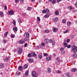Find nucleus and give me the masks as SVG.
<instances>
[{
    "label": "nucleus",
    "mask_w": 77,
    "mask_h": 77,
    "mask_svg": "<svg viewBox=\"0 0 77 77\" xmlns=\"http://www.w3.org/2000/svg\"><path fill=\"white\" fill-rule=\"evenodd\" d=\"M72 51H73V52L74 53L72 55V56L73 57L75 58V57H77V54H76V53H77V47L75 46V45H73L72 46Z\"/></svg>",
    "instance_id": "f257e3e1"
},
{
    "label": "nucleus",
    "mask_w": 77,
    "mask_h": 77,
    "mask_svg": "<svg viewBox=\"0 0 77 77\" xmlns=\"http://www.w3.org/2000/svg\"><path fill=\"white\" fill-rule=\"evenodd\" d=\"M32 75L33 77H38V73L35 71H33L32 72Z\"/></svg>",
    "instance_id": "f03ea898"
},
{
    "label": "nucleus",
    "mask_w": 77,
    "mask_h": 77,
    "mask_svg": "<svg viewBox=\"0 0 77 77\" xmlns=\"http://www.w3.org/2000/svg\"><path fill=\"white\" fill-rule=\"evenodd\" d=\"M14 12L13 10H10L7 13L8 15H14Z\"/></svg>",
    "instance_id": "7ed1b4c3"
},
{
    "label": "nucleus",
    "mask_w": 77,
    "mask_h": 77,
    "mask_svg": "<svg viewBox=\"0 0 77 77\" xmlns=\"http://www.w3.org/2000/svg\"><path fill=\"white\" fill-rule=\"evenodd\" d=\"M18 51H17V53L19 54H21L22 53V51H23V49L22 48H20L18 49Z\"/></svg>",
    "instance_id": "20e7f679"
},
{
    "label": "nucleus",
    "mask_w": 77,
    "mask_h": 77,
    "mask_svg": "<svg viewBox=\"0 0 77 77\" xmlns=\"http://www.w3.org/2000/svg\"><path fill=\"white\" fill-rule=\"evenodd\" d=\"M46 60L47 61H50L51 60V57L49 56H47L46 58Z\"/></svg>",
    "instance_id": "39448f33"
},
{
    "label": "nucleus",
    "mask_w": 77,
    "mask_h": 77,
    "mask_svg": "<svg viewBox=\"0 0 77 77\" xmlns=\"http://www.w3.org/2000/svg\"><path fill=\"white\" fill-rule=\"evenodd\" d=\"M43 13L45 14V13H48L49 12V9H45L42 11Z\"/></svg>",
    "instance_id": "423d86ee"
},
{
    "label": "nucleus",
    "mask_w": 77,
    "mask_h": 77,
    "mask_svg": "<svg viewBox=\"0 0 77 77\" xmlns=\"http://www.w3.org/2000/svg\"><path fill=\"white\" fill-rule=\"evenodd\" d=\"M60 50L61 51L62 54H64L65 53V51L64 48H61L60 49Z\"/></svg>",
    "instance_id": "0eeeda50"
},
{
    "label": "nucleus",
    "mask_w": 77,
    "mask_h": 77,
    "mask_svg": "<svg viewBox=\"0 0 77 77\" xmlns=\"http://www.w3.org/2000/svg\"><path fill=\"white\" fill-rule=\"evenodd\" d=\"M46 71L48 72V73H50L51 72V69L48 67Z\"/></svg>",
    "instance_id": "6e6552de"
},
{
    "label": "nucleus",
    "mask_w": 77,
    "mask_h": 77,
    "mask_svg": "<svg viewBox=\"0 0 77 77\" xmlns=\"http://www.w3.org/2000/svg\"><path fill=\"white\" fill-rule=\"evenodd\" d=\"M13 31L14 32H17V30H18V28H17V27H14L13 29Z\"/></svg>",
    "instance_id": "1a4fd4ad"
},
{
    "label": "nucleus",
    "mask_w": 77,
    "mask_h": 77,
    "mask_svg": "<svg viewBox=\"0 0 77 77\" xmlns=\"http://www.w3.org/2000/svg\"><path fill=\"white\" fill-rule=\"evenodd\" d=\"M25 36H26V37L27 38H29L30 35H29V33L27 32L26 34V35H25Z\"/></svg>",
    "instance_id": "9d476101"
},
{
    "label": "nucleus",
    "mask_w": 77,
    "mask_h": 77,
    "mask_svg": "<svg viewBox=\"0 0 77 77\" xmlns=\"http://www.w3.org/2000/svg\"><path fill=\"white\" fill-rule=\"evenodd\" d=\"M49 15L50 14L49 13H48L44 16V17L45 18H48V17H49Z\"/></svg>",
    "instance_id": "9b49d317"
},
{
    "label": "nucleus",
    "mask_w": 77,
    "mask_h": 77,
    "mask_svg": "<svg viewBox=\"0 0 77 77\" xmlns=\"http://www.w3.org/2000/svg\"><path fill=\"white\" fill-rule=\"evenodd\" d=\"M38 57L39 58V59H41L42 58V55L40 53L39 54H38Z\"/></svg>",
    "instance_id": "f8f14e48"
},
{
    "label": "nucleus",
    "mask_w": 77,
    "mask_h": 77,
    "mask_svg": "<svg viewBox=\"0 0 77 77\" xmlns=\"http://www.w3.org/2000/svg\"><path fill=\"white\" fill-rule=\"evenodd\" d=\"M58 20V18L57 17L56 18H54L53 20V22L54 23H56V21H57Z\"/></svg>",
    "instance_id": "ddd939ff"
},
{
    "label": "nucleus",
    "mask_w": 77,
    "mask_h": 77,
    "mask_svg": "<svg viewBox=\"0 0 77 77\" xmlns=\"http://www.w3.org/2000/svg\"><path fill=\"white\" fill-rule=\"evenodd\" d=\"M19 44H24V43H25V42H24V41L23 40H21L19 41Z\"/></svg>",
    "instance_id": "4468645a"
},
{
    "label": "nucleus",
    "mask_w": 77,
    "mask_h": 77,
    "mask_svg": "<svg viewBox=\"0 0 77 77\" xmlns=\"http://www.w3.org/2000/svg\"><path fill=\"white\" fill-rule=\"evenodd\" d=\"M63 43L64 47H65V48L66 47H67V46L68 45L67 43L64 42H63Z\"/></svg>",
    "instance_id": "2eb2a0df"
},
{
    "label": "nucleus",
    "mask_w": 77,
    "mask_h": 77,
    "mask_svg": "<svg viewBox=\"0 0 77 77\" xmlns=\"http://www.w3.org/2000/svg\"><path fill=\"white\" fill-rule=\"evenodd\" d=\"M77 71V69L73 68L71 70L72 72H75Z\"/></svg>",
    "instance_id": "dca6fc26"
},
{
    "label": "nucleus",
    "mask_w": 77,
    "mask_h": 77,
    "mask_svg": "<svg viewBox=\"0 0 77 77\" xmlns=\"http://www.w3.org/2000/svg\"><path fill=\"white\" fill-rule=\"evenodd\" d=\"M44 42L45 43H48L49 42V39H46L44 40Z\"/></svg>",
    "instance_id": "f3484780"
},
{
    "label": "nucleus",
    "mask_w": 77,
    "mask_h": 77,
    "mask_svg": "<svg viewBox=\"0 0 77 77\" xmlns=\"http://www.w3.org/2000/svg\"><path fill=\"white\" fill-rule=\"evenodd\" d=\"M27 67H28V65L27 64H26L24 65L23 68L24 69H26V68H27Z\"/></svg>",
    "instance_id": "a211bd4d"
},
{
    "label": "nucleus",
    "mask_w": 77,
    "mask_h": 77,
    "mask_svg": "<svg viewBox=\"0 0 77 77\" xmlns=\"http://www.w3.org/2000/svg\"><path fill=\"white\" fill-rule=\"evenodd\" d=\"M0 17H3V13L2 12H0Z\"/></svg>",
    "instance_id": "6ab92c4d"
},
{
    "label": "nucleus",
    "mask_w": 77,
    "mask_h": 77,
    "mask_svg": "<svg viewBox=\"0 0 77 77\" xmlns=\"http://www.w3.org/2000/svg\"><path fill=\"white\" fill-rule=\"evenodd\" d=\"M28 61H29V62H33V59H31L30 58H29L28 60Z\"/></svg>",
    "instance_id": "aec40b11"
},
{
    "label": "nucleus",
    "mask_w": 77,
    "mask_h": 77,
    "mask_svg": "<svg viewBox=\"0 0 77 77\" xmlns=\"http://www.w3.org/2000/svg\"><path fill=\"white\" fill-rule=\"evenodd\" d=\"M4 61L5 62H8V58H5L4 59Z\"/></svg>",
    "instance_id": "412c9836"
},
{
    "label": "nucleus",
    "mask_w": 77,
    "mask_h": 77,
    "mask_svg": "<svg viewBox=\"0 0 77 77\" xmlns=\"http://www.w3.org/2000/svg\"><path fill=\"white\" fill-rule=\"evenodd\" d=\"M23 69V67L22 66H20L19 67L18 69L19 71H22V69Z\"/></svg>",
    "instance_id": "4be33fe9"
},
{
    "label": "nucleus",
    "mask_w": 77,
    "mask_h": 77,
    "mask_svg": "<svg viewBox=\"0 0 77 77\" xmlns=\"http://www.w3.org/2000/svg\"><path fill=\"white\" fill-rule=\"evenodd\" d=\"M25 74L26 76H27V75H28V74H29V71H27L25 72Z\"/></svg>",
    "instance_id": "5701e85b"
},
{
    "label": "nucleus",
    "mask_w": 77,
    "mask_h": 77,
    "mask_svg": "<svg viewBox=\"0 0 77 77\" xmlns=\"http://www.w3.org/2000/svg\"><path fill=\"white\" fill-rule=\"evenodd\" d=\"M71 22H68L67 23V25L68 26H71Z\"/></svg>",
    "instance_id": "b1692460"
},
{
    "label": "nucleus",
    "mask_w": 77,
    "mask_h": 77,
    "mask_svg": "<svg viewBox=\"0 0 77 77\" xmlns=\"http://www.w3.org/2000/svg\"><path fill=\"white\" fill-rule=\"evenodd\" d=\"M4 67V65L3 64H0V68H3Z\"/></svg>",
    "instance_id": "393cba45"
},
{
    "label": "nucleus",
    "mask_w": 77,
    "mask_h": 77,
    "mask_svg": "<svg viewBox=\"0 0 77 77\" xmlns=\"http://www.w3.org/2000/svg\"><path fill=\"white\" fill-rule=\"evenodd\" d=\"M45 33H49L50 32V30L48 29H46L45 31Z\"/></svg>",
    "instance_id": "a878e982"
},
{
    "label": "nucleus",
    "mask_w": 77,
    "mask_h": 77,
    "mask_svg": "<svg viewBox=\"0 0 77 77\" xmlns=\"http://www.w3.org/2000/svg\"><path fill=\"white\" fill-rule=\"evenodd\" d=\"M68 9H69V10H70V11H72V7H68Z\"/></svg>",
    "instance_id": "bb28decb"
},
{
    "label": "nucleus",
    "mask_w": 77,
    "mask_h": 77,
    "mask_svg": "<svg viewBox=\"0 0 77 77\" xmlns=\"http://www.w3.org/2000/svg\"><path fill=\"white\" fill-rule=\"evenodd\" d=\"M32 54H33V55H32V56H33V57H35V56H36V54H35V52H34L32 53Z\"/></svg>",
    "instance_id": "cd10ccee"
},
{
    "label": "nucleus",
    "mask_w": 77,
    "mask_h": 77,
    "mask_svg": "<svg viewBox=\"0 0 77 77\" xmlns=\"http://www.w3.org/2000/svg\"><path fill=\"white\" fill-rule=\"evenodd\" d=\"M56 2V0H53L52 2H51L52 3H53V4H55Z\"/></svg>",
    "instance_id": "c85d7f7f"
},
{
    "label": "nucleus",
    "mask_w": 77,
    "mask_h": 77,
    "mask_svg": "<svg viewBox=\"0 0 77 77\" xmlns=\"http://www.w3.org/2000/svg\"><path fill=\"white\" fill-rule=\"evenodd\" d=\"M68 32H69V30L67 29L64 32H63V33H68Z\"/></svg>",
    "instance_id": "c756f323"
},
{
    "label": "nucleus",
    "mask_w": 77,
    "mask_h": 77,
    "mask_svg": "<svg viewBox=\"0 0 77 77\" xmlns=\"http://www.w3.org/2000/svg\"><path fill=\"white\" fill-rule=\"evenodd\" d=\"M59 12L57 11H56L55 12V15H58V14H59Z\"/></svg>",
    "instance_id": "7c9ffc66"
},
{
    "label": "nucleus",
    "mask_w": 77,
    "mask_h": 77,
    "mask_svg": "<svg viewBox=\"0 0 77 77\" xmlns=\"http://www.w3.org/2000/svg\"><path fill=\"white\" fill-rule=\"evenodd\" d=\"M57 28H53V31L54 32H56V31H57Z\"/></svg>",
    "instance_id": "2f4dec72"
},
{
    "label": "nucleus",
    "mask_w": 77,
    "mask_h": 77,
    "mask_svg": "<svg viewBox=\"0 0 77 77\" xmlns=\"http://www.w3.org/2000/svg\"><path fill=\"white\" fill-rule=\"evenodd\" d=\"M55 43H56L55 41H53L52 42V45H54L55 44Z\"/></svg>",
    "instance_id": "473e14b6"
},
{
    "label": "nucleus",
    "mask_w": 77,
    "mask_h": 77,
    "mask_svg": "<svg viewBox=\"0 0 77 77\" xmlns=\"http://www.w3.org/2000/svg\"><path fill=\"white\" fill-rule=\"evenodd\" d=\"M31 54H32L30 53L28 54V57H32V56L31 55Z\"/></svg>",
    "instance_id": "72a5a7b5"
},
{
    "label": "nucleus",
    "mask_w": 77,
    "mask_h": 77,
    "mask_svg": "<svg viewBox=\"0 0 77 77\" xmlns=\"http://www.w3.org/2000/svg\"><path fill=\"white\" fill-rule=\"evenodd\" d=\"M13 24H14V26H16V22H15V20H13Z\"/></svg>",
    "instance_id": "f704fd0d"
},
{
    "label": "nucleus",
    "mask_w": 77,
    "mask_h": 77,
    "mask_svg": "<svg viewBox=\"0 0 77 77\" xmlns=\"http://www.w3.org/2000/svg\"><path fill=\"white\" fill-rule=\"evenodd\" d=\"M8 32L7 31L5 33L4 35L5 36H7V35H8Z\"/></svg>",
    "instance_id": "c9c22d12"
},
{
    "label": "nucleus",
    "mask_w": 77,
    "mask_h": 77,
    "mask_svg": "<svg viewBox=\"0 0 77 77\" xmlns=\"http://www.w3.org/2000/svg\"><path fill=\"white\" fill-rule=\"evenodd\" d=\"M66 41H67V43H69V42H70V39H67Z\"/></svg>",
    "instance_id": "e433bc0d"
},
{
    "label": "nucleus",
    "mask_w": 77,
    "mask_h": 77,
    "mask_svg": "<svg viewBox=\"0 0 77 77\" xmlns=\"http://www.w3.org/2000/svg\"><path fill=\"white\" fill-rule=\"evenodd\" d=\"M37 20L38 21H41V20L40 19V18L39 17H37Z\"/></svg>",
    "instance_id": "4c0bfd02"
},
{
    "label": "nucleus",
    "mask_w": 77,
    "mask_h": 77,
    "mask_svg": "<svg viewBox=\"0 0 77 77\" xmlns=\"http://www.w3.org/2000/svg\"><path fill=\"white\" fill-rule=\"evenodd\" d=\"M56 73H60V72H61V71H59V70H56Z\"/></svg>",
    "instance_id": "58836bf2"
},
{
    "label": "nucleus",
    "mask_w": 77,
    "mask_h": 77,
    "mask_svg": "<svg viewBox=\"0 0 77 77\" xmlns=\"http://www.w3.org/2000/svg\"><path fill=\"white\" fill-rule=\"evenodd\" d=\"M66 76H67V77H69V74L68 73H66Z\"/></svg>",
    "instance_id": "ea45409f"
},
{
    "label": "nucleus",
    "mask_w": 77,
    "mask_h": 77,
    "mask_svg": "<svg viewBox=\"0 0 77 77\" xmlns=\"http://www.w3.org/2000/svg\"><path fill=\"white\" fill-rule=\"evenodd\" d=\"M11 37L14 38H15V35H11Z\"/></svg>",
    "instance_id": "a19ab883"
},
{
    "label": "nucleus",
    "mask_w": 77,
    "mask_h": 77,
    "mask_svg": "<svg viewBox=\"0 0 77 77\" xmlns=\"http://www.w3.org/2000/svg\"><path fill=\"white\" fill-rule=\"evenodd\" d=\"M32 9V8L31 7H29L27 9L28 11H29V10H31V9Z\"/></svg>",
    "instance_id": "79ce46f5"
},
{
    "label": "nucleus",
    "mask_w": 77,
    "mask_h": 77,
    "mask_svg": "<svg viewBox=\"0 0 77 77\" xmlns=\"http://www.w3.org/2000/svg\"><path fill=\"white\" fill-rule=\"evenodd\" d=\"M67 48H71V45H69L67 46Z\"/></svg>",
    "instance_id": "37998d69"
},
{
    "label": "nucleus",
    "mask_w": 77,
    "mask_h": 77,
    "mask_svg": "<svg viewBox=\"0 0 77 77\" xmlns=\"http://www.w3.org/2000/svg\"><path fill=\"white\" fill-rule=\"evenodd\" d=\"M4 9H5V10L6 11V10H7V6H5L4 7Z\"/></svg>",
    "instance_id": "c03bdc74"
},
{
    "label": "nucleus",
    "mask_w": 77,
    "mask_h": 77,
    "mask_svg": "<svg viewBox=\"0 0 77 77\" xmlns=\"http://www.w3.org/2000/svg\"><path fill=\"white\" fill-rule=\"evenodd\" d=\"M62 21L63 23H66V20L65 19H63Z\"/></svg>",
    "instance_id": "a18cd8bd"
},
{
    "label": "nucleus",
    "mask_w": 77,
    "mask_h": 77,
    "mask_svg": "<svg viewBox=\"0 0 77 77\" xmlns=\"http://www.w3.org/2000/svg\"><path fill=\"white\" fill-rule=\"evenodd\" d=\"M43 54L44 56H48L47 55V53H44Z\"/></svg>",
    "instance_id": "49530a36"
},
{
    "label": "nucleus",
    "mask_w": 77,
    "mask_h": 77,
    "mask_svg": "<svg viewBox=\"0 0 77 77\" xmlns=\"http://www.w3.org/2000/svg\"><path fill=\"white\" fill-rule=\"evenodd\" d=\"M3 41H4V44H5L6 42H7V40H6L4 39L3 40Z\"/></svg>",
    "instance_id": "de8ad7c7"
},
{
    "label": "nucleus",
    "mask_w": 77,
    "mask_h": 77,
    "mask_svg": "<svg viewBox=\"0 0 77 77\" xmlns=\"http://www.w3.org/2000/svg\"><path fill=\"white\" fill-rule=\"evenodd\" d=\"M57 61H59L60 60V59L59 57H57Z\"/></svg>",
    "instance_id": "09e8293b"
},
{
    "label": "nucleus",
    "mask_w": 77,
    "mask_h": 77,
    "mask_svg": "<svg viewBox=\"0 0 77 77\" xmlns=\"http://www.w3.org/2000/svg\"><path fill=\"white\" fill-rule=\"evenodd\" d=\"M27 43H25L24 45V47H27Z\"/></svg>",
    "instance_id": "8fccbe9b"
},
{
    "label": "nucleus",
    "mask_w": 77,
    "mask_h": 77,
    "mask_svg": "<svg viewBox=\"0 0 77 77\" xmlns=\"http://www.w3.org/2000/svg\"><path fill=\"white\" fill-rule=\"evenodd\" d=\"M19 2V0H15V3H18Z\"/></svg>",
    "instance_id": "3c124183"
},
{
    "label": "nucleus",
    "mask_w": 77,
    "mask_h": 77,
    "mask_svg": "<svg viewBox=\"0 0 77 77\" xmlns=\"http://www.w3.org/2000/svg\"><path fill=\"white\" fill-rule=\"evenodd\" d=\"M62 1L61 0H57V2L58 3H59L60 2H61Z\"/></svg>",
    "instance_id": "603ef678"
},
{
    "label": "nucleus",
    "mask_w": 77,
    "mask_h": 77,
    "mask_svg": "<svg viewBox=\"0 0 77 77\" xmlns=\"http://www.w3.org/2000/svg\"><path fill=\"white\" fill-rule=\"evenodd\" d=\"M49 42H50L51 43V42H52V40L51 39H50L49 40Z\"/></svg>",
    "instance_id": "864d4df0"
},
{
    "label": "nucleus",
    "mask_w": 77,
    "mask_h": 77,
    "mask_svg": "<svg viewBox=\"0 0 77 77\" xmlns=\"http://www.w3.org/2000/svg\"><path fill=\"white\" fill-rule=\"evenodd\" d=\"M42 46H44V45H45V43H42Z\"/></svg>",
    "instance_id": "5fc2aeb1"
},
{
    "label": "nucleus",
    "mask_w": 77,
    "mask_h": 77,
    "mask_svg": "<svg viewBox=\"0 0 77 77\" xmlns=\"http://www.w3.org/2000/svg\"><path fill=\"white\" fill-rule=\"evenodd\" d=\"M72 12H76V10H72Z\"/></svg>",
    "instance_id": "6e6d98bb"
},
{
    "label": "nucleus",
    "mask_w": 77,
    "mask_h": 77,
    "mask_svg": "<svg viewBox=\"0 0 77 77\" xmlns=\"http://www.w3.org/2000/svg\"><path fill=\"white\" fill-rule=\"evenodd\" d=\"M74 38V35H72L71 36V38H72V39H73Z\"/></svg>",
    "instance_id": "4d7b16f0"
},
{
    "label": "nucleus",
    "mask_w": 77,
    "mask_h": 77,
    "mask_svg": "<svg viewBox=\"0 0 77 77\" xmlns=\"http://www.w3.org/2000/svg\"><path fill=\"white\" fill-rule=\"evenodd\" d=\"M19 21H18L19 22H21V19H20L19 18Z\"/></svg>",
    "instance_id": "13d9d810"
},
{
    "label": "nucleus",
    "mask_w": 77,
    "mask_h": 77,
    "mask_svg": "<svg viewBox=\"0 0 77 77\" xmlns=\"http://www.w3.org/2000/svg\"><path fill=\"white\" fill-rule=\"evenodd\" d=\"M20 2H21V3L23 2H24V0H20Z\"/></svg>",
    "instance_id": "bf43d9fd"
},
{
    "label": "nucleus",
    "mask_w": 77,
    "mask_h": 77,
    "mask_svg": "<svg viewBox=\"0 0 77 77\" xmlns=\"http://www.w3.org/2000/svg\"><path fill=\"white\" fill-rule=\"evenodd\" d=\"M17 51V50L15 49L14 50V52H16Z\"/></svg>",
    "instance_id": "052dcab7"
},
{
    "label": "nucleus",
    "mask_w": 77,
    "mask_h": 77,
    "mask_svg": "<svg viewBox=\"0 0 77 77\" xmlns=\"http://www.w3.org/2000/svg\"><path fill=\"white\" fill-rule=\"evenodd\" d=\"M24 41H27V38H25L24 39Z\"/></svg>",
    "instance_id": "680f3d73"
},
{
    "label": "nucleus",
    "mask_w": 77,
    "mask_h": 77,
    "mask_svg": "<svg viewBox=\"0 0 77 77\" xmlns=\"http://www.w3.org/2000/svg\"><path fill=\"white\" fill-rule=\"evenodd\" d=\"M75 7H77V2H76L75 3Z\"/></svg>",
    "instance_id": "e2e57ef3"
},
{
    "label": "nucleus",
    "mask_w": 77,
    "mask_h": 77,
    "mask_svg": "<svg viewBox=\"0 0 77 77\" xmlns=\"http://www.w3.org/2000/svg\"><path fill=\"white\" fill-rule=\"evenodd\" d=\"M53 0H48V1L49 2H52V1H53Z\"/></svg>",
    "instance_id": "0e129e2a"
},
{
    "label": "nucleus",
    "mask_w": 77,
    "mask_h": 77,
    "mask_svg": "<svg viewBox=\"0 0 77 77\" xmlns=\"http://www.w3.org/2000/svg\"><path fill=\"white\" fill-rule=\"evenodd\" d=\"M38 2L39 3H41V0L38 1Z\"/></svg>",
    "instance_id": "69168bd1"
},
{
    "label": "nucleus",
    "mask_w": 77,
    "mask_h": 77,
    "mask_svg": "<svg viewBox=\"0 0 77 77\" xmlns=\"http://www.w3.org/2000/svg\"><path fill=\"white\" fill-rule=\"evenodd\" d=\"M66 42V40H65L64 41V42Z\"/></svg>",
    "instance_id": "338daca9"
},
{
    "label": "nucleus",
    "mask_w": 77,
    "mask_h": 77,
    "mask_svg": "<svg viewBox=\"0 0 77 77\" xmlns=\"http://www.w3.org/2000/svg\"><path fill=\"white\" fill-rule=\"evenodd\" d=\"M5 49L3 48V51H5Z\"/></svg>",
    "instance_id": "774afa93"
}]
</instances>
